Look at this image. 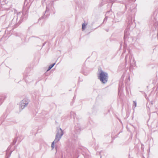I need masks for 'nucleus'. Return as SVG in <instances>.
Masks as SVG:
<instances>
[{
	"label": "nucleus",
	"mask_w": 158,
	"mask_h": 158,
	"mask_svg": "<svg viewBox=\"0 0 158 158\" xmlns=\"http://www.w3.org/2000/svg\"><path fill=\"white\" fill-rule=\"evenodd\" d=\"M122 45V43H121V44H120V46H121V47Z\"/></svg>",
	"instance_id": "a878e982"
},
{
	"label": "nucleus",
	"mask_w": 158,
	"mask_h": 158,
	"mask_svg": "<svg viewBox=\"0 0 158 158\" xmlns=\"http://www.w3.org/2000/svg\"><path fill=\"white\" fill-rule=\"evenodd\" d=\"M45 43H44L43 44V46H44L45 45Z\"/></svg>",
	"instance_id": "bb28decb"
},
{
	"label": "nucleus",
	"mask_w": 158,
	"mask_h": 158,
	"mask_svg": "<svg viewBox=\"0 0 158 158\" xmlns=\"http://www.w3.org/2000/svg\"><path fill=\"white\" fill-rule=\"evenodd\" d=\"M104 4L102 2L101 3V4L100 5V6H102Z\"/></svg>",
	"instance_id": "4be33fe9"
},
{
	"label": "nucleus",
	"mask_w": 158,
	"mask_h": 158,
	"mask_svg": "<svg viewBox=\"0 0 158 158\" xmlns=\"http://www.w3.org/2000/svg\"><path fill=\"white\" fill-rule=\"evenodd\" d=\"M70 116L71 118H73L75 119L76 114L74 112H70Z\"/></svg>",
	"instance_id": "ddd939ff"
},
{
	"label": "nucleus",
	"mask_w": 158,
	"mask_h": 158,
	"mask_svg": "<svg viewBox=\"0 0 158 158\" xmlns=\"http://www.w3.org/2000/svg\"><path fill=\"white\" fill-rule=\"evenodd\" d=\"M4 117L5 116H2L0 118V125L2 124H6V123H4L5 121Z\"/></svg>",
	"instance_id": "9b49d317"
},
{
	"label": "nucleus",
	"mask_w": 158,
	"mask_h": 158,
	"mask_svg": "<svg viewBox=\"0 0 158 158\" xmlns=\"http://www.w3.org/2000/svg\"><path fill=\"white\" fill-rule=\"evenodd\" d=\"M63 134V131L60 128L57 129V131L56 135L54 141L52 143L51 147L52 149H53L55 147V143H56L60 140Z\"/></svg>",
	"instance_id": "7ed1b4c3"
},
{
	"label": "nucleus",
	"mask_w": 158,
	"mask_h": 158,
	"mask_svg": "<svg viewBox=\"0 0 158 158\" xmlns=\"http://www.w3.org/2000/svg\"><path fill=\"white\" fill-rule=\"evenodd\" d=\"M110 2H113V0H110Z\"/></svg>",
	"instance_id": "b1692460"
},
{
	"label": "nucleus",
	"mask_w": 158,
	"mask_h": 158,
	"mask_svg": "<svg viewBox=\"0 0 158 158\" xmlns=\"http://www.w3.org/2000/svg\"><path fill=\"white\" fill-rule=\"evenodd\" d=\"M11 152H11L10 153V155H11Z\"/></svg>",
	"instance_id": "cd10ccee"
},
{
	"label": "nucleus",
	"mask_w": 158,
	"mask_h": 158,
	"mask_svg": "<svg viewBox=\"0 0 158 158\" xmlns=\"http://www.w3.org/2000/svg\"><path fill=\"white\" fill-rule=\"evenodd\" d=\"M43 1L46 3V4L47 5L46 9L45 11V14H44V15L42 16L41 17V19H44L46 17V16L48 15V14H47L46 15H45V14L48 13V11L49 10V6L47 5L48 0H42V2H43Z\"/></svg>",
	"instance_id": "0eeeda50"
},
{
	"label": "nucleus",
	"mask_w": 158,
	"mask_h": 158,
	"mask_svg": "<svg viewBox=\"0 0 158 158\" xmlns=\"http://www.w3.org/2000/svg\"><path fill=\"white\" fill-rule=\"evenodd\" d=\"M87 24L83 23L82 24V31H84L85 29L86 28Z\"/></svg>",
	"instance_id": "2eb2a0df"
},
{
	"label": "nucleus",
	"mask_w": 158,
	"mask_h": 158,
	"mask_svg": "<svg viewBox=\"0 0 158 158\" xmlns=\"http://www.w3.org/2000/svg\"><path fill=\"white\" fill-rule=\"evenodd\" d=\"M28 11L27 10L25 11H23V12H19L16 14V16L14 17L12 21L14 20V19H16L17 20L19 19V24L21 23L22 21L25 20L28 16Z\"/></svg>",
	"instance_id": "f03ea898"
},
{
	"label": "nucleus",
	"mask_w": 158,
	"mask_h": 158,
	"mask_svg": "<svg viewBox=\"0 0 158 158\" xmlns=\"http://www.w3.org/2000/svg\"><path fill=\"white\" fill-rule=\"evenodd\" d=\"M110 11H107V12H106V15H108V14L109 13H110Z\"/></svg>",
	"instance_id": "aec40b11"
},
{
	"label": "nucleus",
	"mask_w": 158,
	"mask_h": 158,
	"mask_svg": "<svg viewBox=\"0 0 158 158\" xmlns=\"http://www.w3.org/2000/svg\"><path fill=\"white\" fill-rule=\"evenodd\" d=\"M6 98V97L5 96H3L0 98V105H1V104L2 103L4 100Z\"/></svg>",
	"instance_id": "f8f14e48"
},
{
	"label": "nucleus",
	"mask_w": 158,
	"mask_h": 158,
	"mask_svg": "<svg viewBox=\"0 0 158 158\" xmlns=\"http://www.w3.org/2000/svg\"><path fill=\"white\" fill-rule=\"evenodd\" d=\"M101 152H100V153H99L100 155V158H102V156L101 155Z\"/></svg>",
	"instance_id": "5701e85b"
},
{
	"label": "nucleus",
	"mask_w": 158,
	"mask_h": 158,
	"mask_svg": "<svg viewBox=\"0 0 158 158\" xmlns=\"http://www.w3.org/2000/svg\"><path fill=\"white\" fill-rule=\"evenodd\" d=\"M33 0H25L24 2V5L26 4V5L27 6L29 2H32Z\"/></svg>",
	"instance_id": "dca6fc26"
},
{
	"label": "nucleus",
	"mask_w": 158,
	"mask_h": 158,
	"mask_svg": "<svg viewBox=\"0 0 158 158\" xmlns=\"http://www.w3.org/2000/svg\"><path fill=\"white\" fill-rule=\"evenodd\" d=\"M136 101H133V108H135V107L136 106Z\"/></svg>",
	"instance_id": "f3484780"
},
{
	"label": "nucleus",
	"mask_w": 158,
	"mask_h": 158,
	"mask_svg": "<svg viewBox=\"0 0 158 158\" xmlns=\"http://www.w3.org/2000/svg\"><path fill=\"white\" fill-rule=\"evenodd\" d=\"M107 16H106L105 18L104 19V21L105 20H106L107 19Z\"/></svg>",
	"instance_id": "412c9836"
},
{
	"label": "nucleus",
	"mask_w": 158,
	"mask_h": 158,
	"mask_svg": "<svg viewBox=\"0 0 158 158\" xmlns=\"http://www.w3.org/2000/svg\"><path fill=\"white\" fill-rule=\"evenodd\" d=\"M33 38H35L36 39H39V38H38L37 37L34 36L30 37L29 39H32Z\"/></svg>",
	"instance_id": "6ab92c4d"
},
{
	"label": "nucleus",
	"mask_w": 158,
	"mask_h": 158,
	"mask_svg": "<svg viewBox=\"0 0 158 158\" xmlns=\"http://www.w3.org/2000/svg\"><path fill=\"white\" fill-rule=\"evenodd\" d=\"M29 102V101L28 99L27 98H25L23 99L20 102V109H21L22 110H23L27 105Z\"/></svg>",
	"instance_id": "423d86ee"
},
{
	"label": "nucleus",
	"mask_w": 158,
	"mask_h": 158,
	"mask_svg": "<svg viewBox=\"0 0 158 158\" xmlns=\"http://www.w3.org/2000/svg\"><path fill=\"white\" fill-rule=\"evenodd\" d=\"M134 19H133L131 17H130L128 19H127L126 20L127 22V23L128 25L127 26V28L124 31V42L123 44V50L124 52H125L126 51V48L127 46V45L126 44V39L127 38L128 35L129 34V30L128 29H132L135 26V24L134 23Z\"/></svg>",
	"instance_id": "f257e3e1"
},
{
	"label": "nucleus",
	"mask_w": 158,
	"mask_h": 158,
	"mask_svg": "<svg viewBox=\"0 0 158 158\" xmlns=\"http://www.w3.org/2000/svg\"><path fill=\"white\" fill-rule=\"evenodd\" d=\"M128 59V63L131 66H132L133 65H135L136 62L135 61L132 55L130 53L126 56L125 58L126 64L127 63Z\"/></svg>",
	"instance_id": "39448f33"
},
{
	"label": "nucleus",
	"mask_w": 158,
	"mask_h": 158,
	"mask_svg": "<svg viewBox=\"0 0 158 158\" xmlns=\"http://www.w3.org/2000/svg\"><path fill=\"white\" fill-rule=\"evenodd\" d=\"M56 63H53L52 64H51L48 67V69H47V71H48L50 70L55 64Z\"/></svg>",
	"instance_id": "4468645a"
},
{
	"label": "nucleus",
	"mask_w": 158,
	"mask_h": 158,
	"mask_svg": "<svg viewBox=\"0 0 158 158\" xmlns=\"http://www.w3.org/2000/svg\"><path fill=\"white\" fill-rule=\"evenodd\" d=\"M17 139L15 138L14 139V140H13V142L12 143V144L13 145H14L17 142Z\"/></svg>",
	"instance_id": "a211bd4d"
},
{
	"label": "nucleus",
	"mask_w": 158,
	"mask_h": 158,
	"mask_svg": "<svg viewBox=\"0 0 158 158\" xmlns=\"http://www.w3.org/2000/svg\"><path fill=\"white\" fill-rule=\"evenodd\" d=\"M75 132L76 134H79L81 131V127L80 124H77L75 125Z\"/></svg>",
	"instance_id": "6e6552de"
},
{
	"label": "nucleus",
	"mask_w": 158,
	"mask_h": 158,
	"mask_svg": "<svg viewBox=\"0 0 158 158\" xmlns=\"http://www.w3.org/2000/svg\"><path fill=\"white\" fill-rule=\"evenodd\" d=\"M98 78L100 80L103 84L106 83L108 79V75L107 73L104 72L102 70H101L99 72Z\"/></svg>",
	"instance_id": "20e7f679"
},
{
	"label": "nucleus",
	"mask_w": 158,
	"mask_h": 158,
	"mask_svg": "<svg viewBox=\"0 0 158 158\" xmlns=\"http://www.w3.org/2000/svg\"><path fill=\"white\" fill-rule=\"evenodd\" d=\"M150 103H151L152 105H153V102H152V101L150 102Z\"/></svg>",
	"instance_id": "393cba45"
},
{
	"label": "nucleus",
	"mask_w": 158,
	"mask_h": 158,
	"mask_svg": "<svg viewBox=\"0 0 158 158\" xmlns=\"http://www.w3.org/2000/svg\"><path fill=\"white\" fill-rule=\"evenodd\" d=\"M24 75V77L23 78L25 79V81L26 83H29L30 82H31V81L29 80V78H31V77H28V75L25 74V73L23 74Z\"/></svg>",
	"instance_id": "1a4fd4ad"
},
{
	"label": "nucleus",
	"mask_w": 158,
	"mask_h": 158,
	"mask_svg": "<svg viewBox=\"0 0 158 158\" xmlns=\"http://www.w3.org/2000/svg\"><path fill=\"white\" fill-rule=\"evenodd\" d=\"M129 3L128 2H126L125 3V6L126 9H127L129 7V6L131 5L132 2H135V0H128Z\"/></svg>",
	"instance_id": "9d476101"
}]
</instances>
